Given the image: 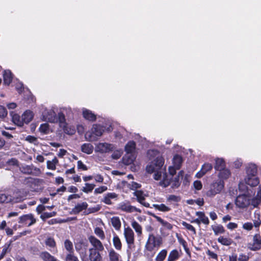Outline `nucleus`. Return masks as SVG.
<instances>
[{
    "label": "nucleus",
    "mask_w": 261,
    "mask_h": 261,
    "mask_svg": "<svg viewBox=\"0 0 261 261\" xmlns=\"http://www.w3.org/2000/svg\"><path fill=\"white\" fill-rule=\"evenodd\" d=\"M148 155L150 159H151V156L155 157V159L147 166L146 171L149 173L154 172V179L160 180L159 185L164 188L167 187L171 183V177L167 175L166 167H164V159L156 150H148Z\"/></svg>",
    "instance_id": "f257e3e1"
},
{
    "label": "nucleus",
    "mask_w": 261,
    "mask_h": 261,
    "mask_svg": "<svg viewBox=\"0 0 261 261\" xmlns=\"http://www.w3.org/2000/svg\"><path fill=\"white\" fill-rule=\"evenodd\" d=\"M136 143L134 141H129L125 146L126 154L123 157V163L126 165L132 164L136 159L135 150Z\"/></svg>",
    "instance_id": "f03ea898"
},
{
    "label": "nucleus",
    "mask_w": 261,
    "mask_h": 261,
    "mask_svg": "<svg viewBox=\"0 0 261 261\" xmlns=\"http://www.w3.org/2000/svg\"><path fill=\"white\" fill-rule=\"evenodd\" d=\"M162 238L160 237H155L151 233L148 236L147 241L145 244V248L149 251H152L155 248L159 247L162 244Z\"/></svg>",
    "instance_id": "7ed1b4c3"
},
{
    "label": "nucleus",
    "mask_w": 261,
    "mask_h": 261,
    "mask_svg": "<svg viewBox=\"0 0 261 261\" xmlns=\"http://www.w3.org/2000/svg\"><path fill=\"white\" fill-rule=\"evenodd\" d=\"M224 188V181L221 179H219L214 181L210 186L206 194L208 197H213L216 194L221 192Z\"/></svg>",
    "instance_id": "20e7f679"
},
{
    "label": "nucleus",
    "mask_w": 261,
    "mask_h": 261,
    "mask_svg": "<svg viewBox=\"0 0 261 261\" xmlns=\"http://www.w3.org/2000/svg\"><path fill=\"white\" fill-rule=\"evenodd\" d=\"M67 111L71 114V109L64 108L61 112L59 113L57 122H59L60 127H62L65 133L71 135L74 133V130L73 129H70V131L68 130L67 124L66 122L65 116V112L67 113Z\"/></svg>",
    "instance_id": "39448f33"
},
{
    "label": "nucleus",
    "mask_w": 261,
    "mask_h": 261,
    "mask_svg": "<svg viewBox=\"0 0 261 261\" xmlns=\"http://www.w3.org/2000/svg\"><path fill=\"white\" fill-rule=\"evenodd\" d=\"M117 209L127 213H132L135 212L139 213L142 212L140 209L132 205L128 201L120 202L117 205Z\"/></svg>",
    "instance_id": "423d86ee"
},
{
    "label": "nucleus",
    "mask_w": 261,
    "mask_h": 261,
    "mask_svg": "<svg viewBox=\"0 0 261 261\" xmlns=\"http://www.w3.org/2000/svg\"><path fill=\"white\" fill-rule=\"evenodd\" d=\"M235 204L238 207L245 208L251 204V199L246 194L240 195L237 197Z\"/></svg>",
    "instance_id": "0eeeda50"
},
{
    "label": "nucleus",
    "mask_w": 261,
    "mask_h": 261,
    "mask_svg": "<svg viewBox=\"0 0 261 261\" xmlns=\"http://www.w3.org/2000/svg\"><path fill=\"white\" fill-rule=\"evenodd\" d=\"M115 149V146L112 144L106 142L98 143L95 146V151L100 153H104L112 151Z\"/></svg>",
    "instance_id": "6e6552de"
},
{
    "label": "nucleus",
    "mask_w": 261,
    "mask_h": 261,
    "mask_svg": "<svg viewBox=\"0 0 261 261\" xmlns=\"http://www.w3.org/2000/svg\"><path fill=\"white\" fill-rule=\"evenodd\" d=\"M36 222V219L32 214L23 215L19 218L18 223L28 227Z\"/></svg>",
    "instance_id": "1a4fd4ad"
},
{
    "label": "nucleus",
    "mask_w": 261,
    "mask_h": 261,
    "mask_svg": "<svg viewBox=\"0 0 261 261\" xmlns=\"http://www.w3.org/2000/svg\"><path fill=\"white\" fill-rule=\"evenodd\" d=\"M124 236L127 244L128 247L131 248L132 246L134 244V232L133 230L129 227H127L124 228Z\"/></svg>",
    "instance_id": "9d476101"
},
{
    "label": "nucleus",
    "mask_w": 261,
    "mask_h": 261,
    "mask_svg": "<svg viewBox=\"0 0 261 261\" xmlns=\"http://www.w3.org/2000/svg\"><path fill=\"white\" fill-rule=\"evenodd\" d=\"M248 248L252 251H257L261 248V236L256 233L253 236V243L248 244Z\"/></svg>",
    "instance_id": "9b49d317"
},
{
    "label": "nucleus",
    "mask_w": 261,
    "mask_h": 261,
    "mask_svg": "<svg viewBox=\"0 0 261 261\" xmlns=\"http://www.w3.org/2000/svg\"><path fill=\"white\" fill-rule=\"evenodd\" d=\"M43 119L51 123L57 121L56 114L53 110L45 109L42 113Z\"/></svg>",
    "instance_id": "f8f14e48"
},
{
    "label": "nucleus",
    "mask_w": 261,
    "mask_h": 261,
    "mask_svg": "<svg viewBox=\"0 0 261 261\" xmlns=\"http://www.w3.org/2000/svg\"><path fill=\"white\" fill-rule=\"evenodd\" d=\"M88 240L92 246L90 249H95L96 250L103 251L104 247L101 241L93 236H90L88 237Z\"/></svg>",
    "instance_id": "ddd939ff"
},
{
    "label": "nucleus",
    "mask_w": 261,
    "mask_h": 261,
    "mask_svg": "<svg viewBox=\"0 0 261 261\" xmlns=\"http://www.w3.org/2000/svg\"><path fill=\"white\" fill-rule=\"evenodd\" d=\"M100 251L96 250L95 249H89V259L90 261H102V257L100 254Z\"/></svg>",
    "instance_id": "4468645a"
},
{
    "label": "nucleus",
    "mask_w": 261,
    "mask_h": 261,
    "mask_svg": "<svg viewBox=\"0 0 261 261\" xmlns=\"http://www.w3.org/2000/svg\"><path fill=\"white\" fill-rule=\"evenodd\" d=\"M20 170L22 173L29 175L40 172L39 168L34 167L33 165L23 166L21 167Z\"/></svg>",
    "instance_id": "2eb2a0df"
},
{
    "label": "nucleus",
    "mask_w": 261,
    "mask_h": 261,
    "mask_svg": "<svg viewBox=\"0 0 261 261\" xmlns=\"http://www.w3.org/2000/svg\"><path fill=\"white\" fill-rule=\"evenodd\" d=\"M118 197V195L114 192L108 193L103 195V197L101 200V201L108 205L112 204L111 199L117 200Z\"/></svg>",
    "instance_id": "dca6fc26"
},
{
    "label": "nucleus",
    "mask_w": 261,
    "mask_h": 261,
    "mask_svg": "<svg viewBox=\"0 0 261 261\" xmlns=\"http://www.w3.org/2000/svg\"><path fill=\"white\" fill-rule=\"evenodd\" d=\"M213 168V166L210 163L204 164L201 168V170L198 172L196 174V177L197 178H201L205 175L207 172L211 171Z\"/></svg>",
    "instance_id": "f3484780"
},
{
    "label": "nucleus",
    "mask_w": 261,
    "mask_h": 261,
    "mask_svg": "<svg viewBox=\"0 0 261 261\" xmlns=\"http://www.w3.org/2000/svg\"><path fill=\"white\" fill-rule=\"evenodd\" d=\"M88 206L86 202H83L82 203H78L71 210L70 214L76 215L81 212L83 210L87 208Z\"/></svg>",
    "instance_id": "a211bd4d"
},
{
    "label": "nucleus",
    "mask_w": 261,
    "mask_h": 261,
    "mask_svg": "<svg viewBox=\"0 0 261 261\" xmlns=\"http://www.w3.org/2000/svg\"><path fill=\"white\" fill-rule=\"evenodd\" d=\"M20 199L16 198L15 199H13L10 195L7 194H0V203H9V202H16L20 200Z\"/></svg>",
    "instance_id": "6ab92c4d"
},
{
    "label": "nucleus",
    "mask_w": 261,
    "mask_h": 261,
    "mask_svg": "<svg viewBox=\"0 0 261 261\" xmlns=\"http://www.w3.org/2000/svg\"><path fill=\"white\" fill-rule=\"evenodd\" d=\"M245 180L246 184L251 187H255L259 183V179L256 176H247Z\"/></svg>",
    "instance_id": "aec40b11"
},
{
    "label": "nucleus",
    "mask_w": 261,
    "mask_h": 261,
    "mask_svg": "<svg viewBox=\"0 0 261 261\" xmlns=\"http://www.w3.org/2000/svg\"><path fill=\"white\" fill-rule=\"evenodd\" d=\"M256 195L251 199V205L253 207H257L261 203V185L258 188Z\"/></svg>",
    "instance_id": "412c9836"
},
{
    "label": "nucleus",
    "mask_w": 261,
    "mask_h": 261,
    "mask_svg": "<svg viewBox=\"0 0 261 261\" xmlns=\"http://www.w3.org/2000/svg\"><path fill=\"white\" fill-rule=\"evenodd\" d=\"M39 256L43 261H57V259L55 256L46 251L40 252Z\"/></svg>",
    "instance_id": "4be33fe9"
},
{
    "label": "nucleus",
    "mask_w": 261,
    "mask_h": 261,
    "mask_svg": "<svg viewBox=\"0 0 261 261\" xmlns=\"http://www.w3.org/2000/svg\"><path fill=\"white\" fill-rule=\"evenodd\" d=\"M44 244L47 247L50 248V251L56 248V242L53 237L47 236L44 240Z\"/></svg>",
    "instance_id": "5701e85b"
},
{
    "label": "nucleus",
    "mask_w": 261,
    "mask_h": 261,
    "mask_svg": "<svg viewBox=\"0 0 261 261\" xmlns=\"http://www.w3.org/2000/svg\"><path fill=\"white\" fill-rule=\"evenodd\" d=\"M83 117L87 120L93 121L96 119V115L92 111L86 109H83Z\"/></svg>",
    "instance_id": "b1692460"
},
{
    "label": "nucleus",
    "mask_w": 261,
    "mask_h": 261,
    "mask_svg": "<svg viewBox=\"0 0 261 261\" xmlns=\"http://www.w3.org/2000/svg\"><path fill=\"white\" fill-rule=\"evenodd\" d=\"M91 130L93 131L94 135L97 137V139L99 137L102 135L104 132L103 127L100 125L98 124H94Z\"/></svg>",
    "instance_id": "393cba45"
},
{
    "label": "nucleus",
    "mask_w": 261,
    "mask_h": 261,
    "mask_svg": "<svg viewBox=\"0 0 261 261\" xmlns=\"http://www.w3.org/2000/svg\"><path fill=\"white\" fill-rule=\"evenodd\" d=\"M4 83L6 85H9L12 81V75L10 70H5L3 73Z\"/></svg>",
    "instance_id": "a878e982"
},
{
    "label": "nucleus",
    "mask_w": 261,
    "mask_h": 261,
    "mask_svg": "<svg viewBox=\"0 0 261 261\" xmlns=\"http://www.w3.org/2000/svg\"><path fill=\"white\" fill-rule=\"evenodd\" d=\"M247 176H256L257 173V167L255 164H248L247 169Z\"/></svg>",
    "instance_id": "bb28decb"
},
{
    "label": "nucleus",
    "mask_w": 261,
    "mask_h": 261,
    "mask_svg": "<svg viewBox=\"0 0 261 261\" xmlns=\"http://www.w3.org/2000/svg\"><path fill=\"white\" fill-rule=\"evenodd\" d=\"M93 149V146L90 143H84L81 146V151L88 154H91Z\"/></svg>",
    "instance_id": "cd10ccee"
},
{
    "label": "nucleus",
    "mask_w": 261,
    "mask_h": 261,
    "mask_svg": "<svg viewBox=\"0 0 261 261\" xmlns=\"http://www.w3.org/2000/svg\"><path fill=\"white\" fill-rule=\"evenodd\" d=\"M24 123H29L33 118V113L30 111H26L22 115Z\"/></svg>",
    "instance_id": "c85d7f7f"
},
{
    "label": "nucleus",
    "mask_w": 261,
    "mask_h": 261,
    "mask_svg": "<svg viewBox=\"0 0 261 261\" xmlns=\"http://www.w3.org/2000/svg\"><path fill=\"white\" fill-rule=\"evenodd\" d=\"M215 169L216 170H222L225 167V163L223 159L217 158L215 160Z\"/></svg>",
    "instance_id": "c756f323"
},
{
    "label": "nucleus",
    "mask_w": 261,
    "mask_h": 261,
    "mask_svg": "<svg viewBox=\"0 0 261 261\" xmlns=\"http://www.w3.org/2000/svg\"><path fill=\"white\" fill-rule=\"evenodd\" d=\"M11 244V242H9V243H6L3 247V250L0 254V260H2L6 254L11 251L10 245Z\"/></svg>",
    "instance_id": "7c9ffc66"
},
{
    "label": "nucleus",
    "mask_w": 261,
    "mask_h": 261,
    "mask_svg": "<svg viewBox=\"0 0 261 261\" xmlns=\"http://www.w3.org/2000/svg\"><path fill=\"white\" fill-rule=\"evenodd\" d=\"M111 222L112 226L117 230H119L121 226L120 220L118 217H113L111 219Z\"/></svg>",
    "instance_id": "2f4dec72"
},
{
    "label": "nucleus",
    "mask_w": 261,
    "mask_h": 261,
    "mask_svg": "<svg viewBox=\"0 0 261 261\" xmlns=\"http://www.w3.org/2000/svg\"><path fill=\"white\" fill-rule=\"evenodd\" d=\"M182 162V159L179 155L176 154L174 155L173 159V166L175 167L176 169H179Z\"/></svg>",
    "instance_id": "473e14b6"
},
{
    "label": "nucleus",
    "mask_w": 261,
    "mask_h": 261,
    "mask_svg": "<svg viewBox=\"0 0 261 261\" xmlns=\"http://www.w3.org/2000/svg\"><path fill=\"white\" fill-rule=\"evenodd\" d=\"M196 215L198 216L201 221V223H202L205 225H208L210 223V221L207 216H205V214L202 212H197Z\"/></svg>",
    "instance_id": "72a5a7b5"
},
{
    "label": "nucleus",
    "mask_w": 261,
    "mask_h": 261,
    "mask_svg": "<svg viewBox=\"0 0 261 261\" xmlns=\"http://www.w3.org/2000/svg\"><path fill=\"white\" fill-rule=\"evenodd\" d=\"M58 162V160L56 157H55L51 161H47L46 162L47 169L55 170L56 169V165Z\"/></svg>",
    "instance_id": "f704fd0d"
},
{
    "label": "nucleus",
    "mask_w": 261,
    "mask_h": 261,
    "mask_svg": "<svg viewBox=\"0 0 261 261\" xmlns=\"http://www.w3.org/2000/svg\"><path fill=\"white\" fill-rule=\"evenodd\" d=\"M131 225L136 231L138 236H141L142 233L141 226L136 221H133L131 223Z\"/></svg>",
    "instance_id": "c9c22d12"
},
{
    "label": "nucleus",
    "mask_w": 261,
    "mask_h": 261,
    "mask_svg": "<svg viewBox=\"0 0 261 261\" xmlns=\"http://www.w3.org/2000/svg\"><path fill=\"white\" fill-rule=\"evenodd\" d=\"M218 242L223 245L229 246L232 244V240L231 239L220 236L218 239Z\"/></svg>",
    "instance_id": "e433bc0d"
},
{
    "label": "nucleus",
    "mask_w": 261,
    "mask_h": 261,
    "mask_svg": "<svg viewBox=\"0 0 261 261\" xmlns=\"http://www.w3.org/2000/svg\"><path fill=\"white\" fill-rule=\"evenodd\" d=\"M211 227L215 235H218L219 233H223L225 232L224 227L220 224L217 225H212Z\"/></svg>",
    "instance_id": "4c0bfd02"
},
{
    "label": "nucleus",
    "mask_w": 261,
    "mask_h": 261,
    "mask_svg": "<svg viewBox=\"0 0 261 261\" xmlns=\"http://www.w3.org/2000/svg\"><path fill=\"white\" fill-rule=\"evenodd\" d=\"M11 196H12L13 199H15L16 198L20 199V200L17 201L16 203L19 202H20V201L23 200L25 197V195L23 194V193L21 192L19 190H17V191L14 192L13 193V195H11Z\"/></svg>",
    "instance_id": "58836bf2"
},
{
    "label": "nucleus",
    "mask_w": 261,
    "mask_h": 261,
    "mask_svg": "<svg viewBox=\"0 0 261 261\" xmlns=\"http://www.w3.org/2000/svg\"><path fill=\"white\" fill-rule=\"evenodd\" d=\"M85 136L86 140L89 142H93L97 140V137L94 135L92 130L86 132Z\"/></svg>",
    "instance_id": "ea45409f"
},
{
    "label": "nucleus",
    "mask_w": 261,
    "mask_h": 261,
    "mask_svg": "<svg viewBox=\"0 0 261 261\" xmlns=\"http://www.w3.org/2000/svg\"><path fill=\"white\" fill-rule=\"evenodd\" d=\"M113 245L116 248V249L118 250H120L121 249L122 244L118 236H117V235L114 236L113 239Z\"/></svg>",
    "instance_id": "a19ab883"
},
{
    "label": "nucleus",
    "mask_w": 261,
    "mask_h": 261,
    "mask_svg": "<svg viewBox=\"0 0 261 261\" xmlns=\"http://www.w3.org/2000/svg\"><path fill=\"white\" fill-rule=\"evenodd\" d=\"M12 119L14 123L17 124L18 126H21L24 124L22 116L20 117L18 114H14L12 117Z\"/></svg>",
    "instance_id": "79ce46f5"
},
{
    "label": "nucleus",
    "mask_w": 261,
    "mask_h": 261,
    "mask_svg": "<svg viewBox=\"0 0 261 261\" xmlns=\"http://www.w3.org/2000/svg\"><path fill=\"white\" fill-rule=\"evenodd\" d=\"M153 207L158 211L166 212L170 211L171 208L165 205L164 204H153Z\"/></svg>",
    "instance_id": "37998d69"
},
{
    "label": "nucleus",
    "mask_w": 261,
    "mask_h": 261,
    "mask_svg": "<svg viewBox=\"0 0 261 261\" xmlns=\"http://www.w3.org/2000/svg\"><path fill=\"white\" fill-rule=\"evenodd\" d=\"M64 244L65 248L69 252L68 253L74 252L73 244L71 241L66 239L64 241Z\"/></svg>",
    "instance_id": "c03bdc74"
},
{
    "label": "nucleus",
    "mask_w": 261,
    "mask_h": 261,
    "mask_svg": "<svg viewBox=\"0 0 261 261\" xmlns=\"http://www.w3.org/2000/svg\"><path fill=\"white\" fill-rule=\"evenodd\" d=\"M179 257V253L177 250H172L168 257V261H175Z\"/></svg>",
    "instance_id": "a18cd8bd"
},
{
    "label": "nucleus",
    "mask_w": 261,
    "mask_h": 261,
    "mask_svg": "<svg viewBox=\"0 0 261 261\" xmlns=\"http://www.w3.org/2000/svg\"><path fill=\"white\" fill-rule=\"evenodd\" d=\"M219 177L220 178L227 179L229 177L230 172L229 170L225 168L222 170H219Z\"/></svg>",
    "instance_id": "49530a36"
},
{
    "label": "nucleus",
    "mask_w": 261,
    "mask_h": 261,
    "mask_svg": "<svg viewBox=\"0 0 261 261\" xmlns=\"http://www.w3.org/2000/svg\"><path fill=\"white\" fill-rule=\"evenodd\" d=\"M167 254V251L166 249H163L157 255L155 258V261H163Z\"/></svg>",
    "instance_id": "de8ad7c7"
},
{
    "label": "nucleus",
    "mask_w": 261,
    "mask_h": 261,
    "mask_svg": "<svg viewBox=\"0 0 261 261\" xmlns=\"http://www.w3.org/2000/svg\"><path fill=\"white\" fill-rule=\"evenodd\" d=\"M134 195L136 196L137 201L139 202H142L145 200L144 193L142 191L137 190L134 192Z\"/></svg>",
    "instance_id": "09e8293b"
},
{
    "label": "nucleus",
    "mask_w": 261,
    "mask_h": 261,
    "mask_svg": "<svg viewBox=\"0 0 261 261\" xmlns=\"http://www.w3.org/2000/svg\"><path fill=\"white\" fill-rule=\"evenodd\" d=\"M48 123H43L41 124L39 127V131L44 134H47L49 132V127Z\"/></svg>",
    "instance_id": "8fccbe9b"
},
{
    "label": "nucleus",
    "mask_w": 261,
    "mask_h": 261,
    "mask_svg": "<svg viewBox=\"0 0 261 261\" xmlns=\"http://www.w3.org/2000/svg\"><path fill=\"white\" fill-rule=\"evenodd\" d=\"M95 187L94 184H91L89 183L85 184V187H83L82 189V191L86 193L91 192L93 190Z\"/></svg>",
    "instance_id": "3c124183"
},
{
    "label": "nucleus",
    "mask_w": 261,
    "mask_h": 261,
    "mask_svg": "<svg viewBox=\"0 0 261 261\" xmlns=\"http://www.w3.org/2000/svg\"><path fill=\"white\" fill-rule=\"evenodd\" d=\"M94 233L101 240H103L105 238L103 231L99 227H96L94 229Z\"/></svg>",
    "instance_id": "603ef678"
},
{
    "label": "nucleus",
    "mask_w": 261,
    "mask_h": 261,
    "mask_svg": "<svg viewBox=\"0 0 261 261\" xmlns=\"http://www.w3.org/2000/svg\"><path fill=\"white\" fill-rule=\"evenodd\" d=\"M122 153L123 151L122 149L114 150V151L113 152L111 155L112 158L114 160H118L121 157Z\"/></svg>",
    "instance_id": "864d4df0"
},
{
    "label": "nucleus",
    "mask_w": 261,
    "mask_h": 261,
    "mask_svg": "<svg viewBox=\"0 0 261 261\" xmlns=\"http://www.w3.org/2000/svg\"><path fill=\"white\" fill-rule=\"evenodd\" d=\"M181 224L183 226H184L188 230L192 231L193 233V234H195L196 233L195 228L192 225L185 221H182Z\"/></svg>",
    "instance_id": "5fc2aeb1"
},
{
    "label": "nucleus",
    "mask_w": 261,
    "mask_h": 261,
    "mask_svg": "<svg viewBox=\"0 0 261 261\" xmlns=\"http://www.w3.org/2000/svg\"><path fill=\"white\" fill-rule=\"evenodd\" d=\"M56 215V213L55 212L51 213H43L40 216V218L42 220H45V219L54 217Z\"/></svg>",
    "instance_id": "6e6d98bb"
},
{
    "label": "nucleus",
    "mask_w": 261,
    "mask_h": 261,
    "mask_svg": "<svg viewBox=\"0 0 261 261\" xmlns=\"http://www.w3.org/2000/svg\"><path fill=\"white\" fill-rule=\"evenodd\" d=\"M66 261H79L78 258L74 255V252L68 253L66 256Z\"/></svg>",
    "instance_id": "4d7b16f0"
},
{
    "label": "nucleus",
    "mask_w": 261,
    "mask_h": 261,
    "mask_svg": "<svg viewBox=\"0 0 261 261\" xmlns=\"http://www.w3.org/2000/svg\"><path fill=\"white\" fill-rule=\"evenodd\" d=\"M127 187L130 190H136L141 187V185L137 182L132 181L128 184Z\"/></svg>",
    "instance_id": "13d9d810"
},
{
    "label": "nucleus",
    "mask_w": 261,
    "mask_h": 261,
    "mask_svg": "<svg viewBox=\"0 0 261 261\" xmlns=\"http://www.w3.org/2000/svg\"><path fill=\"white\" fill-rule=\"evenodd\" d=\"M25 140L29 142L30 143H33L35 145H37L38 144V140L37 138L33 136H28L25 138Z\"/></svg>",
    "instance_id": "bf43d9fd"
},
{
    "label": "nucleus",
    "mask_w": 261,
    "mask_h": 261,
    "mask_svg": "<svg viewBox=\"0 0 261 261\" xmlns=\"http://www.w3.org/2000/svg\"><path fill=\"white\" fill-rule=\"evenodd\" d=\"M180 196L174 195H170L167 198L168 201L179 202L180 201Z\"/></svg>",
    "instance_id": "052dcab7"
},
{
    "label": "nucleus",
    "mask_w": 261,
    "mask_h": 261,
    "mask_svg": "<svg viewBox=\"0 0 261 261\" xmlns=\"http://www.w3.org/2000/svg\"><path fill=\"white\" fill-rule=\"evenodd\" d=\"M259 217L260 215L257 214L256 216H255V219L253 220V225L256 228H258L261 224V220L259 218Z\"/></svg>",
    "instance_id": "680f3d73"
},
{
    "label": "nucleus",
    "mask_w": 261,
    "mask_h": 261,
    "mask_svg": "<svg viewBox=\"0 0 261 261\" xmlns=\"http://www.w3.org/2000/svg\"><path fill=\"white\" fill-rule=\"evenodd\" d=\"M180 185V178L175 177L172 181V188H177L179 187Z\"/></svg>",
    "instance_id": "e2e57ef3"
},
{
    "label": "nucleus",
    "mask_w": 261,
    "mask_h": 261,
    "mask_svg": "<svg viewBox=\"0 0 261 261\" xmlns=\"http://www.w3.org/2000/svg\"><path fill=\"white\" fill-rule=\"evenodd\" d=\"M108 189L107 187L105 186H101L99 188H96L94 190V193L95 194H101L107 191Z\"/></svg>",
    "instance_id": "0e129e2a"
},
{
    "label": "nucleus",
    "mask_w": 261,
    "mask_h": 261,
    "mask_svg": "<svg viewBox=\"0 0 261 261\" xmlns=\"http://www.w3.org/2000/svg\"><path fill=\"white\" fill-rule=\"evenodd\" d=\"M193 187L196 190H200L202 188V184L201 181L197 180L194 181Z\"/></svg>",
    "instance_id": "69168bd1"
},
{
    "label": "nucleus",
    "mask_w": 261,
    "mask_h": 261,
    "mask_svg": "<svg viewBox=\"0 0 261 261\" xmlns=\"http://www.w3.org/2000/svg\"><path fill=\"white\" fill-rule=\"evenodd\" d=\"M253 225L251 222H246L243 224V228L247 231H250L253 228Z\"/></svg>",
    "instance_id": "338daca9"
},
{
    "label": "nucleus",
    "mask_w": 261,
    "mask_h": 261,
    "mask_svg": "<svg viewBox=\"0 0 261 261\" xmlns=\"http://www.w3.org/2000/svg\"><path fill=\"white\" fill-rule=\"evenodd\" d=\"M77 168L78 169H81L83 171L88 170L87 166L81 161H79L77 162Z\"/></svg>",
    "instance_id": "774afa93"
}]
</instances>
